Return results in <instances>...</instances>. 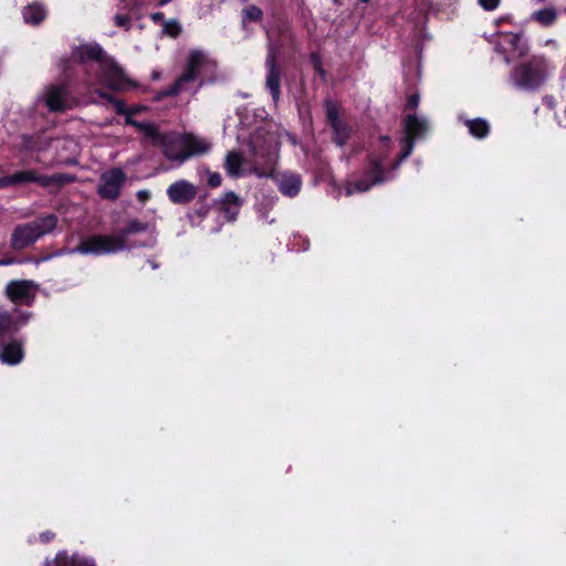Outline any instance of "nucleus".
Segmentation results:
<instances>
[{
  "label": "nucleus",
  "instance_id": "obj_7",
  "mask_svg": "<svg viewBox=\"0 0 566 566\" xmlns=\"http://www.w3.org/2000/svg\"><path fill=\"white\" fill-rule=\"evenodd\" d=\"M147 136L154 146L161 148L164 156L171 160L184 163V135L180 136L176 133H161L157 126L148 127Z\"/></svg>",
  "mask_w": 566,
  "mask_h": 566
},
{
  "label": "nucleus",
  "instance_id": "obj_21",
  "mask_svg": "<svg viewBox=\"0 0 566 566\" xmlns=\"http://www.w3.org/2000/svg\"><path fill=\"white\" fill-rule=\"evenodd\" d=\"M302 187V178L297 174H283L279 179V191L286 197L293 198L298 195Z\"/></svg>",
  "mask_w": 566,
  "mask_h": 566
},
{
  "label": "nucleus",
  "instance_id": "obj_8",
  "mask_svg": "<svg viewBox=\"0 0 566 566\" xmlns=\"http://www.w3.org/2000/svg\"><path fill=\"white\" fill-rule=\"evenodd\" d=\"M265 87L270 92L274 103L281 97V67L279 65V48L273 43L268 45V54L265 59Z\"/></svg>",
  "mask_w": 566,
  "mask_h": 566
},
{
  "label": "nucleus",
  "instance_id": "obj_1",
  "mask_svg": "<svg viewBox=\"0 0 566 566\" xmlns=\"http://www.w3.org/2000/svg\"><path fill=\"white\" fill-rule=\"evenodd\" d=\"M32 316L30 311L0 306V361L3 365L15 366L23 361L25 339L19 333Z\"/></svg>",
  "mask_w": 566,
  "mask_h": 566
},
{
  "label": "nucleus",
  "instance_id": "obj_45",
  "mask_svg": "<svg viewBox=\"0 0 566 566\" xmlns=\"http://www.w3.org/2000/svg\"><path fill=\"white\" fill-rule=\"evenodd\" d=\"M344 0H333L335 6H342Z\"/></svg>",
  "mask_w": 566,
  "mask_h": 566
},
{
  "label": "nucleus",
  "instance_id": "obj_32",
  "mask_svg": "<svg viewBox=\"0 0 566 566\" xmlns=\"http://www.w3.org/2000/svg\"><path fill=\"white\" fill-rule=\"evenodd\" d=\"M415 142V139L409 138L408 136L405 135V137L401 140V151L399 154L400 160L407 159L412 154Z\"/></svg>",
  "mask_w": 566,
  "mask_h": 566
},
{
  "label": "nucleus",
  "instance_id": "obj_28",
  "mask_svg": "<svg viewBox=\"0 0 566 566\" xmlns=\"http://www.w3.org/2000/svg\"><path fill=\"white\" fill-rule=\"evenodd\" d=\"M147 230H148L147 222L139 221L138 219H132L127 222L126 227L120 228L116 233L118 237L123 238L124 242H126L128 244L127 237L135 234V233L145 232Z\"/></svg>",
  "mask_w": 566,
  "mask_h": 566
},
{
  "label": "nucleus",
  "instance_id": "obj_10",
  "mask_svg": "<svg viewBox=\"0 0 566 566\" xmlns=\"http://www.w3.org/2000/svg\"><path fill=\"white\" fill-rule=\"evenodd\" d=\"M324 106L326 122L333 130V142L343 147L350 138L352 128L339 117L338 106L332 99H326Z\"/></svg>",
  "mask_w": 566,
  "mask_h": 566
},
{
  "label": "nucleus",
  "instance_id": "obj_27",
  "mask_svg": "<svg viewBox=\"0 0 566 566\" xmlns=\"http://www.w3.org/2000/svg\"><path fill=\"white\" fill-rule=\"evenodd\" d=\"M465 126L469 129V133L479 139L485 138L490 134V125L489 123L483 118H474V119H468L465 122Z\"/></svg>",
  "mask_w": 566,
  "mask_h": 566
},
{
  "label": "nucleus",
  "instance_id": "obj_43",
  "mask_svg": "<svg viewBox=\"0 0 566 566\" xmlns=\"http://www.w3.org/2000/svg\"><path fill=\"white\" fill-rule=\"evenodd\" d=\"M402 161H403V160H400V155H398L397 159L391 164L390 168H391L392 170L397 169V168L400 166V164H401Z\"/></svg>",
  "mask_w": 566,
  "mask_h": 566
},
{
  "label": "nucleus",
  "instance_id": "obj_31",
  "mask_svg": "<svg viewBox=\"0 0 566 566\" xmlns=\"http://www.w3.org/2000/svg\"><path fill=\"white\" fill-rule=\"evenodd\" d=\"M182 32L180 22L176 19H170L164 22L163 33L169 38L177 39Z\"/></svg>",
  "mask_w": 566,
  "mask_h": 566
},
{
  "label": "nucleus",
  "instance_id": "obj_30",
  "mask_svg": "<svg viewBox=\"0 0 566 566\" xmlns=\"http://www.w3.org/2000/svg\"><path fill=\"white\" fill-rule=\"evenodd\" d=\"M533 18L542 25L548 27L556 21L557 12L554 8H544L534 12Z\"/></svg>",
  "mask_w": 566,
  "mask_h": 566
},
{
  "label": "nucleus",
  "instance_id": "obj_34",
  "mask_svg": "<svg viewBox=\"0 0 566 566\" xmlns=\"http://www.w3.org/2000/svg\"><path fill=\"white\" fill-rule=\"evenodd\" d=\"M114 23L116 27L129 31L132 29V20L127 14L117 13L114 15Z\"/></svg>",
  "mask_w": 566,
  "mask_h": 566
},
{
  "label": "nucleus",
  "instance_id": "obj_5",
  "mask_svg": "<svg viewBox=\"0 0 566 566\" xmlns=\"http://www.w3.org/2000/svg\"><path fill=\"white\" fill-rule=\"evenodd\" d=\"M133 247H145V244H132L128 245L123 241L122 237H118L117 233L106 235V234H95L87 237L81 241L76 251L82 254H109L116 253L126 249H130Z\"/></svg>",
  "mask_w": 566,
  "mask_h": 566
},
{
  "label": "nucleus",
  "instance_id": "obj_37",
  "mask_svg": "<svg viewBox=\"0 0 566 566\" xmlns=\"http://www.w3.org/2000/svg\"><path fill=\"white\" fill-rule=\"evenodd\" d=\"M207 182H208V186L211 188L219 187L222 182L221 175L219 172L209 174Z\"/></svg>",
  "mask_w": 566,
  "mask_h": 566
},
{
  "label": "nucleus",
  "instance_id": "obj_38",
  "mask_svg": "<svg viewBox=\"0 0 566 566\" xmlns=\"http://www.w3.org/2000/svg\"><path fill=\"white\" fill-rule=\"evenodd\" d=\"M419 101H420V98H419L418 94L409 95L407 98L406 105H405V109H408V111L416 109L419 105Z\"/></svg>",
  "mask_w": 566,
  "mask_h": 566
},
{
  "label": "nucleus",
  "instance_id": "obj_4",
  "mask_svg": "<svg viewBox=\"0 0 566 566\" xmlns=\"http://www.w3.org/2000/svg\"><path fill=\"white\" fill-rule=\"evenodd\" d=\"M514 84L523 90L535 91L547 77V63L542 56H532L516 65L511 74Z\"/></svg>",
  "mask_w": 566,
  "mask_h": 566
},
{
  "label": "nucleus",
  "instance_id": "obj_26",
  "mask_svg": "<svg viewBox=\"0 0 566 566\" xmlns=\"http://www.w3.org/2000/svg\"><path fill=\"white\" fill-rule=\"evenodd\" d=\"M75 180V177L69 174L56 172L51 176L40 175V186L49 187V186H57L63 187L67 184H71Z\"/></svg>",
  "mask_w": 566,
  "mask_h": 566
},
{
  "label": "nucleus",
  "instance_id": "obj_2",
  "mask_svg": "<svg viewBox=\"0 0 566 566\" xmlns=\"http://www.w3.org/2000/svg\"><path fill=\"white\" fill-rule=\"evenodd\" d=\"M379 153H370L367 157V166L363 171L361 177L356 180L348 182L346 187V195H353L354 192H366L371 189L373 186L382 184L386 180L384 163L388 156L391 138L389 136H380L379 139Z\"/></svg>",
  "mask_w": 566,
  "mask_h": 566
},
{
  "label": "nucleus",
  "instance_id": "obj_20",
  "mask_svg": "<svg viewBox=\"0 0 566 566\" xmlns=\"http://www.w3.org/2000/svg\"><path fill=\"white\" fill-rule=\"evenodd\" d=\"M403 124L405 135L415 140L424 136L429 129L427 120L419 118L416 114L407 115Z\"/></svg>",
  "mask_w": 566,
  "mask_h": 566
},
{
  "label": "nucleus",
  "instance_id": "obj_13",
  "mask_svg": "<svg viewBox=\"0 0 566 566\" xmlns=\"http://www.w3.org/2000/svg\"><path fill=\"white\" fill-rule=\"evenodd\" d=\"M167 197L174 205H188L198 193V188L186 179H179L168 186Z\"/></svg>",
  "mask_w": 566,
  "mask_h": 566
},
{
  "label": "nucleus",
  "instance_id": "obj_40",
  "mask_svg": "<svg viewBox=\"0 0 566 566\" xmlns=\"http://www.w3.org/2000/svg\"><path fill=\"white\" fill-rule=\"evenodd\" d=\"M312 61H313L315 72L321 76H325L326 72H325L317 54H312Z\"/></svg>",
  "mask_w": 566,
  "mask_h": 566
},
{
  "label": "nucleus",
  "instance_id": "obj_22",
  "mask_svg": "<svg viewBox=\"0 0 566 566\" xmlns=\"http://www.w3.org/2000/svg\"><path fill=\"white\" fill-rule=\"evenodd\" d=\"M44 566H95L87 559L77 555H69L66 551H60L53 559H45Z\"/></svg>",
  "mask_w": 566,
  "mask_h": 566
},
{
  "label": "nucleus",
  "instance_id": "obj_47",
  "mask_svg": "<svg viewBox=\"0 0 566 566\" xmlns=\"http://www.w3.org/2000/svg\"><path fill=\"white\" fill-rule=\"evenodd\" d=\"M518 39H520V35L515 34V35H514V42H515V41H518Z\"/></svg>",
  "mask_w": 566,
  "mask_h": 566
},
{
  "label": "nucleus",
  "instance_id": "obj_48",
  "mask_svg": "<svg viewBox=\"0 0 566 566\" xmlns=\"http://www.w3.org/2000/svg\"><path fill=\"white\" fill-rule=\"evenodd\" d=\"M370 0H359L361 3H368Z\"/></svg>",
  "mask_w": 566,
  "mask_h": 566
},
{
  "label": "nucleus",
  "instance_id": "obj_12",
  "mask_svg": "<svg viewBox=\"0 0 566 566\" xmlns=\"http://www.w3.org/2000/svg\"><path fill=\"white\" fill-rule=\"evenodd\" d=\"M126 176L122 169H112L108 174L103 175L102 184L98 187V195L103 199L116 200L119 197Z\"/></svg>",
  "mask_w": 566,
  "mask_h": 566
},
{
  "label": "nucleus",
  "instance_id": "obj_33",
  "mask_svg": "<svg viewBox=\"0 0 566 566\" xmlns=\"http://www.w3.org/2000/svg\"><path fill=\"white\" fill-rule=\"evenodd\" d=\"M186 84L180 81L178 77L169 87H167L164 92L160 93V97H174L177 96L184 88Z\"/></svg>",
  "mask_w": 566,
  "mask_h": 566
},
{
  "label": "nucleus",
  "instance_id": "obj_35",
  "mask_svg": "<svg viewBox=\"0 0 566 566\" xmlns=\"http://www.w3.org/2000/svg\"><path fill=\"white\" fill-rule=\"evenodd\" d=\"M501 0H478V3L485 11H493L500 6Z\"/></svg>",
  "mask_w": 566,
  "mask_h": 566
},
{
  "label": "nucleus",
  "instance_id": "obj_15",
  "mask_svg": "<svg viewBox=\"0 0 566 566\" xmlns=\"http://www.w3.org/2000/svg\"><path fill=\"white\" fill-rule=\"evenodd\" d=\"M205 62V55L200 51H192L186 61L184 72L179 78L185 84L196 81L200 76V70Z\"/></svg>",
  "mask_w": 566,
  "mask_h": 566
},
{
  "label": "nucleus",
  "instance_id": "obj_23",
  "mask_svg": "<svg viewBox=\"0 0 566 566\" xmlns=\"http://www.w3.org/2000/svg\"><path fill=\"white\" fill-rule=\"evenodd\" d=\"M143 111V106L140 105H133L130 107H127V113L125 116V125L133 126L137 130L144 133L145 137L147 136L148 127H155L156 125L154 123H147V122H138L134 119V115L140 113Z\"/></svg>",
  "mask_w": 566,
  "mask_h": 566
},
{
  "label": "nucleus",
  "instance_id": "obj_24",
  "mask_svg": "<svg viewBox=\"0 0 566 566\" xmlns=\"http://www.w3.org/2000/svg\"><path fill=\"white\" fill-rule=\"evenodd\" d=\"M243 156L238 151H229L226 156L224 168L231 177H240L242 175Z\"/></svg>",
  "mask_w": 566,
  "mask_h": 566
},
{
  "label": "nucleus",
  "instance_id": "obj_41",
  "mask_svg": "<svg viewBox=\"0 0 566 566\" xmlns=\"http://www.w3.org/2000/svg\"><path fill=\"white\" fill-rule=\"evenodd\" d=\"M150 20L155 23V24H161L164 25V22H166L165 20V14L164 12L161 11H158V12H154L150 14Z\"/></svg>",
  "mask_w": 566,
  "mask_h": 566
},
{
  "label": "nucleus",
  "instance_id": "obj_3",
  "mask_svg": "<svg viewBox=\"0 0 566 566\" xmlns=\"http://www.w3.org/2000/svg\"><path fill=\"white\" fill-rule=\"evenodd\" d=\"M56 226L57 217L54 213L40 216L30 222L18 224L12 231L10 245L15 251L24 250L43 235L51 233Z\"/></svg>",
  "mask_w": 566,
  "mask_h": 566
},
{
  "label": "nucleus",
  "instance_id": "obj_11",
  "mask_svg": "<svg viewBox=\"0 0 566 566\" xmlns=\"http://www.w3.org/2000/svg\"><path fill=\"white\" fill-rule=\"evenodd\" d=\"M45 105L51 112H65L72 107L71 92L66 84H52L48 87Z\"/></svg>",
  "mask_w": 566,
  "mask_h": 566
},
{
  "label": "nucleus",
  "instance_id": "obj_16",
  "mask_svg": "<svg viewBox=\"0 0 566 566\" xmlns=\"http://www.w3.org/2000/svg\"><path fill=\"white\" fill-rule=\"evenodd\" d=\"M242 207V200L232 190L224 192L220 202L219 210L226 216L228 221H234Z\"/></svg>",
  "mask_w": 566,
  "mask_h": 566
},
{
  "label": "nucleus",
  "instance_id": "obj_14",
  "mask_svg": "<svg viewBox=\"0 0 566 566\" xmlns=\"http://www.w3.org/2000/svg\"><path fill=\"white\" fill-rule=\"evenodd\" d=\"M31 182L40 185V175L35 169L18 170L12 175L0 177V189Z\"/></svg>",
  "mask_w": 566,
  "mask_h": 566
},
{
  "label": "nucleus",
  "instance_id": "obj_25",
  "mask_svg": "<svg viewBox=\"0 0 566 566\" xmlns=\"http://www.w3.org/2000/svg\"><path fill=\"white\" fill-rule=\"evenodd\" d=\"M264 13L263 10L255 6V4H249L245 6L241 10V28L243 30H247V25L249 22L252 23H261L263 20Z\"/></svg>",
  "mask_w": 566,
  "mask_h": 566
},
{
  "label": "nucleus",
  "instance_id": "obj_39",
  "mask_svg": "<svg viewBox=\"0 0 566 566\" xmlns=\"http://www.w3.org/2000/svg\"><path fill=\"white\" fill-rule=\"evenodd\" d=\"M55 533L53 531H50V530H46L42 533L39 534V542H41L42 544H49L51 543L52 541H54L55 538Z\"/></svg>",
  "mask_w": 566,
  "mask_h": 566
},
{
  "label": "nucleus",
  "instance_id": "obj_36",
  "mask_svg": "<svg viewBox=\"0 0 566 566\" xmlns=\"http://www.w3.org/2000/svg\"><path fill=\"white\" fill-rule=\"evenodd\" d=\"M198 208H196L195 213L198 218H203L208 214L210 207L200 198L197 202Z\"/></svg>",
  "mask_w": 566,
  "mask_h": 566
},
{
  "label": "nucleus",
  "instance_id": "obj_29",
  "mask_svg": "<svg viewBox=\"0 0 566 566\" xmlns=\"http://www.w3.org/2000/svg\"><path fill=\"white\" fill-rule=\"evenodd\" d=\"M97 93L102 98H104L108 104H111L114 107V111L117 115L126 116L128 106L123 99L117 98L115 95L104 91H98Z\"/></svg>",
  "mask_w": 566,
  "mask_h": 566
},
{
  "label": "nucleus",
  "instance_id": "obj_6",
  "mask_svg": "<svg viewBox=\"0 0 566 566\" xmlns=\"http://www.w3.org/2000/svg\"><path fill=\"white\" fill-rule=\"evenodd\" d=\"M105 52L97 43L80 44L75 46L69 57L60 60L59 67L67 81L72 78V64L85 65L88 61L102 63Z\"/></svg>",
  "mask_w": 566,
  "mask_h": 566
},
{
  "label": "nucleus",
  "instance_id": "obj_46",
  "mask_svg": "<svg viewBox=\"0 0 566 566\" xmlns=\"http://www.w3.org/2000/svg\"><path fill=\"white\" fill-rule=\"evenodd\" d=\"M505 20H506V18H500V19H499V21H497V23H500V22H504Z\"/></svg>",
  "mask_w": 566,
  "mask_h": 566
},
{
  "label": "nucleus",
  "instance_id": "obj_17",
  "mask_svg": "<svg viewBox=\"0 0 566 566\" xmlns=\"http://www.w3.org/2000/svg\"><path fill=\"white\" fill-rule=\"evenodd\" d=\"M103 80L108 88L112 91H122L125 85L130 84V80L126 76L123 69L113 63L104 73Z\"/></svg>",
  "mask_w": 566,
  "mask_h": 566
},
{
  "label": "nucleus",
  "instance_id": "obj_19",
  "mask_svg": "<svg viewBox=\"0 0 566 566\" xmlns=\"http://www.w3.org/2000/svg\"><path fill=\"white\" fill-rule=\"evenodd\" d=\"M210 149V144L192 134L184 135V163L192 156L202 155Z\"/></svg>",
  "mask_w": 566,
  "mask_h": 566
},
{
  "label": "nucleus",
  "instance_id": "obj_44",
  "mask_svg": "<svg viewBox=\"0 0 566 566\" xmlns=\"http://www.w3.org/2000/svg\"><path fill=\"white\" fill-rule=\"evenodd\" d=\"M12 263H13V259L12 258L0 260V265H9V264H12Z\"/></svg>",
  "mask_w": 566,
  "mask_h": 566
},
{
  "label": "nucleus",
  "instance_id": "obj_42",
  "mask_svg": "<svg viewBox=\"0 0 566 566\" xmlns=\"http://www.w3.org/2000/svg\"><path fill=\"white\" fill-rule=\"evenodd\" d=\"M138 201L146 202L150 198V192L148 190H139L136 195Z\"/></svg>",
  "mask_w": 566,
  "mask_h": 566
},
{
  "label": "nucleus",
  "instance_id": "obj_9",
  "mask_svg": "<svg viewBox=\"0 0 566 566\" xmlns=\"http://www.w3.org/2000/svg\"><path fill=\"white\" fill-rule=\"evenodd\" d=\"M38 284L30 280H12L7 283L4 294L17 306H31L35 300Z\"/></svg>",
  "mask_w": 566,
  "mask_h": 566
},
{
  "label": "nucleus",
  "instance_id": "obj_18",
  "mask_svg": "<svg viewBox=\"0 0 566 566\" xmlns=\"http://www.w3.org/2000/svg\"><path fill=\"white\" fill-rule=\"evenodd\" d=\"M21 14L24 23L38 27L46 19L48 9L43 3L34 1L23 7Z\"/></svg>",
  "mask_w": 566,
  "mask_h": 566
}]
</instances>
